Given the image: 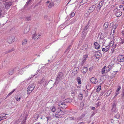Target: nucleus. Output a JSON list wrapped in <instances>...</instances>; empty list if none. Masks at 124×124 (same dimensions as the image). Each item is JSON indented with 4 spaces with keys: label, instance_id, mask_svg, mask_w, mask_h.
I'll return each instance as SVG.
<instances>
[{
    "label": "nucleus",
    "instance_id": "nucleus-50",
    "mask_svg": "<svg viewBox=\"0 0 124 124\" xmlns=\"http://www.w3.org/2000/svg\"><path fill=\"white\" fill-rule=\"evenodd\" d=\"M3 14L2 12V10H0V18H1L2 17Z\"/></svg>",
    "mask_w": 124,
    "mask_h": 124
},
{
    "label": "nucleus",
    "instance_id": "nucleus-55",
    "mask_svg": "<svg viewBox=\"0 0 124 124\" xmlns=\"http://www.w3.org/2000/svg\"><path fill=\"white\" fill-rule=\"evenodd\" d=\"M108 66H109L110 67L109 68H111V69H112V67L114 66L113 64H110Z\"/></svg>",
    "mask_w": 124,
    "mask_h": 124
},
{
    "label": "nucleus",
    "instance_id": "nucleus-58",
    "mask_svg": "<svg viewBox=\"0 0 124 124\" xmlns=\"http://www.w3.org/2000/svg\"><path fill=\"white\" fill-rule=\"evenodd\" d=\"M101 8H98V6H97L96 8V9L97 10V11L98 12L100 10Z\"/></svg>",
    "mask_w": 124,
    "mask_h": 124
},
{
    "label": "nucleus",
    "instance_id": "nucleus-36",
    "mask_svg": "<svg viewBox=\"0 0 124 124\" xmlns=\"http://www.w3.org/2000/svg\"><path fill=\"white\" fill-rule=\"evenodd\" d=\"M108 25V22H106L105 23L104 25V26L105 28H107Z\"/></svg>",
    "mask_w": 124,
    "mask_h": 124
},
{
    "label": "nucleus",
    "instance_id": "nucleus-5",
    "mask_svg": "<svg viewBox=\"0 0 124 124\" xmlns=\"http://www.w3.org/2000/svg\"><path fill=\"white\" fill-rule=\"evenodd\" d=\"M90 81L92 83L94 84H96L98 82L97 79L94 77L91 78L90 80Z\"/></svg>",
    "mask_w": 124,
    "mask_h": 124
},
{
    "label": "nucleus",
    "instance_id": "nucleus-37",
    "mask_svg": "<svg viewBox=\"0 0 124 124\" xmlns=\"http://www.w3.org/2000/svg\"><path fill=\"white\" fill-rule=\"evenodd\" d=\"M25 19L27 21L30 20L31 19V17L30 16H28L26 17H25Z\"/></svg>",
    "mask_w": 124,
    "mask_h": 124
},
{
    "label": "nucleus",
    "instance_id": "nucleus-52",
    "mask_svg": "<svg viewBox=\"0 0 124 124\" xmlns=\"http://www.w3.org/2000/svg\"><path fill=\"white\" fill-rule=\"evenodd\" d=\"M119 92H115V95L114 97H116L119 93Z\"/></svg>",
    "mask_w": 124,
    "mask_h": 124
},
{
    "label": "nucleus",
    "instance_id": "nucleus-34",
    "mask_svg": "<svg viewBox=\"0 0 124 124\" xmlns=\"http://www.w3.org/2000/svg\"><path fill=\"white\" fill-rule=\"evenodd\" d=\"M111 91L110 90L108 91L106 93V95L107 96H109V95L111 94Z\"/></svg>",
    "mask_w": 124,
    "mask_h": 124
},
{
    "label": "nucleus",
    "instance_id": "nucleus-20",
    "mask_svg": "<svg viewBox=\"0 0 124 124\" xmlns=\"http://www.w3.org/2000/svg\"><path fill=\"white\" fill-rule=\"evenodd\" d=\"M122 14V13L121 12H118L116 13V16L117 17H119L121 16Z\"/></svg>",
    "mask_w": 124,
    "mask_h": 124
},
{
    "label": "nucleus",
    "instance_id": "nucleus-15",
    "mask_svg": "<svg viewBox=\"0 0 124 124\" xmlns=\"http://www.w3.org/2000/svg\"><path fill=\"white\" fill-rule=\"evenodd\" d=\"M14 69H11L9 70L8 72V74L10 75H12L14 73Z\"/></svg>",
    "mask_w": 124,
    "mask_h": 124
},
{
    "label": "nucleus",
    "instance_id": "nucleus-41",
    "mask_svg": "<svg viewBox=\"0 0 124 124\" xmlns=\"http://www.w3.org/2000/svg\"><path fill=\"white\" fill-rule=\"evenodd\" d=\"M14 50V49H12L10 50H9L7 51L5 53L6 54H8L9 53L12 52V51H13Z\"/></svg>",
    "mask_w": 124,
    "mask_h": 124
},
{
    "label": "nucleus",
    "instance_id": "nucleus-18",
    "mask_svg": "<svg viewBox=\"0 0 124 124\" xmlns=\"http://www.w3.org/2000/svg\"><path fill=\"white\" fill-rule=\"evenodd\" d=\"M77 81L79 84H80L81 83V79L79 77H78L76 79Z\"/></svg>",
    "mask_w": 124,
    "mask_h": 124
},
{
    "label": "nucleus",
    "instance_id": "nucleus-64",
    "mask_svg": "<svg viewBox=\"0 0 124 124\" xmlns=\"http://www.w3.org/2000/svg\"><path fill=\"white\" fill-rule=\"evenodd\" d=\"M121 33L122 34V35L123 36H124V30H123V31H122Z\"/></svg>",
    "mask_w": 124,
    "mask_h": 124
},
{
    "label": "nucleus",
    "instance_id": "nucleus-61",
    "mask_svg": "<svg viewBox=\"0 0 124 124\" xmlns=\"http://www.w3.org/2000/svg\"><path fill=\"white\" fill-rule=\"evenodd\" d=\"M115 117H116L117 119H118L119 118V115H116L115 116Z\"/></svg>",
    "mask_w": 124,
    "mask_h": 124
},
{
    "label": "nucleus",
    "instance_id": "nucleus-10",
    "mask_svg": "<svg viewBox=\"0 0 124 124\" xmlns=\"http://www.w3.org/2000/svg\"><path fill=\"white\" fill-rule=\"evenodd\" d=\"M110 48V46H106L105 48H102V50L103 52H107L108 50Z\"/></svg>",
    "mask_w": 124,
    "mask_h": 124
},
{
    "label": "nucleus",
    "instance_id": "nucleus-51",
    "mask_svg": "<svg viewBox=\"0 0 124 124\" xmlns=\"http://www.w3.org/2000/svg\"><path fill=\"white\" fill-rule=\"evenodd\" d=\"M43 83L44 84V86H45L47 84V82L46 79H45V81H44V82Z\"/></svg>",
    "mask_w": 124,
    "mask_h": 124
},
{
    "label": "nucleus",
    "instance_id": "nucleus-43",
    "mask_svg": "<svg viewBox=\"0 0 124 124\" xmlns=\"http://www.w3.org/2000/svg\"><path fill=\"white\" fill-rule=\"evenodd\" d=\"M61 105H66V104H65V102H60V103H59V107H60V106Z\"/></svg>",
    "mask_w": 124,
    "mask_h": 124
},
{
    "label": "nucleus",
    "instance_id": "nucleus-17",
    "mask_svg": "<svg viewBox=\"0 0 124 124\" xmlns=\"http://www.w3.org/2000/svg\"><path fill=\"white\" fill-rule=\"evenodd\" d=\"M58 109L59 110V111H57V113H59V114L61 115H63L64 112L62 111L61 110V109L60 108H58Z\"/></svg>",
    "mask_w": 124,
    "mask_h": 124
},
{
    "label": "nucleus",
    "instance_id": "nucleus-45",
    "mask_svg": "<svg viewBox=\"0 0 124 124\" xmlns=\"http://www.w3.org/2000/svg\"><path fill=\"white\" fill-rule=\"evenodd\" d=\"M88 54H86L85 55H84L83 56V58L86 59L88 57Z\"/></svg>",
    "mask_w": 124,
    "mask_h": 124
},
{
    "label": "nucleus",
    "instance_id": "nucleus-59",
    "mask_svg": "<svg viewBox=\"0 0 124 124\" xmlns=\"http://www.w3.org/2000/svg\"><path fill=\"white\" fill-rule=\"evenodd\" d=\"M59 115L58 114H55V116H54L56 118H58V117H59Z\"/></svg>",
    "mask_w": 124,
    "mask_h": 124
},
{
    "label": "nucleus",
    "instance_id": "nucleus-16",
    "mask_svg": "<svg viewBox=\"0 0 124 124\" xmlns=\"http://www.w3.org/2000/svg\"><path fill=\"white\" fill-rule=\"evenodd\" d=\"M88 71V69L86 67H84L83 68L82 72L84 74L86 73Z\"/></svg>",
    "mask_w": 124,
    "mask_h": 124
},
{
    "label": "nucleus",
    "instance_id": "nucleus-11",
    "mask_svg": "<svg viewBox=\"0 0 124 124\" xmlns=\"http://www.w3.org/2000/svg\"><path fill=\"white\" fill-rule=\"evenodd\" d=\"M94 45L95 46V48L96 49H99L100 48V45L96 42H95Z\"/></svg>",
    "mask_w": 124,
    "mask_h": 124
},
{
    "label": "nucleus",
    "instance_id": "nucleus-12",
    "mask_svg": "<svg viewBox=\"0 0 124 124\" xmlns=\"http://www.w3.org/2000/svg\"><path fill=\"white\" fill-rule=\"evenodd\" d=\"M88 49V47L87 45H84L81 48L82 50H87Z\"/></svg>",
    "mask_w": 124,
    "mask_h": 124
},
{
    "label": "nucleus",
    "instance_id": "nucleus-30",
    "mask_svg": "<svg viewBox=\"0 0 124 124\" xmlns=\"http://www.w3.org/2000/svg\"><path fill=\"white\" fill-rule=\"evenodd\" d=\"M50 109L53 112L55 111L56 110L55 107L54 106H52L50 108Z\"/></svg>",
    "mask_w": 124,
    "mask_h": 124
},
{
    "label": "nucleus",
    "instance_id": "nucleus-48",
    "mask_svg": "<svg viewBox=\"0 0 124 124\" xmlns=\"http://www.w3.org/2000/svg\"><path fill=\"white\" fill-rule=\"evenodd\" d=\"M101 86L100 85L99 86L97 89V92H99L101 90Z\"/></svg>",
    "mask_w": 124,
    "mask_h": 124
},
{
    "label": "nucleus",
    "instance_id": "nucleus-57",
    "mask_svg": "<svg viewBox=\"0 0 124 124\" xmlns=\"http://www.w3.org/2000/svg\"><path fill=\"white\" fill-rule=\"evenodd\" d=\"M121 95H122L123 97L124 96V89L122 90Z\"/></svg>",
    "mask_w": 124,
    "mask_h": 124
},
{
    "label": "nucleus",
    "instance_id": "nucleus-22",
    "mask_svg": "<svg viewBox=\"0 0 124 124\" xmlns=\"http://www.w3.org/2000/svg\"><path fill=\"white\" fill-rule=\"evenodd\" d=\"M89 27V23H88L84 27V31H86L87 30L88 28Z\"/></svg>",
    "mask_w": 124,
    "mask_h": 124
},
{
    "label": "nucleus",
    "instance_id": "nucleus-28",
    "mask_svg": "<svg viewBox=\"0 0 124 124\" xmlns=\"http://www.w3.org/2000/svg\"><path fill=\"white\" fill-rule=\"evenodd\" d=\"M88 0H82L80 3V4L83 5L84 4L86 3Z\"/></svg>",
    "mask_w": 124,
    "mask_h": 124
},
{
    "label": "nucleus",
    "instance_id": "nucleus-9",
    "mask_svg": "<svg viewBox=\"0 0 124 124\" xmlns=\"http://www.w3.org/2000/svg\"><path fill=\"white\" fill-rule=\"evenodd\" d=\"M8 43H11L15 40V39L14 37H9L8 39Z\"/></svg>",
    "mask_w": 124,
    "mask_h": 124
},
{
    "label": "nucleus",
    "instance_id": "nucleus-40",
    "mask_svg": "<svg viewBox=\"0 0 124 124\" xmlns=\"http://www.w3.org/2000/svg\"><path fill=\"white\" fill-rule=\"evenodd\" d=\"M24 72V71L23 69H22L20 70L19 72V73L20 74H23Z\"/></svg>",
    "mask_w": 124,
    "mask_h": 124
},
{
    "label": "nucleus",
    "instance_id": "nucleus-63",
    "mask_svg": "<svg viewBox=\"0 0 124 124\" xmlns=\"http://www.w3.org/2000/svg\"><path fill=\"white\" fill-rule=\"evenodd\" d=\"M15 90L16 89H13L12 92H10L9 93H10V94H11L13 92H14Z\"/></svg>",
    "mask_w": 124,
    "mask_h": 124
},
{
    "label": "nucleus",
    "instance_id": "nucleus-24",
    "mask_svg": "<svg viewBox=\"0 0 124 124\" xmlns=\"http://www.w3.org/2000/svg\"><path fill=\"white\" fill-rule=\"evenodd\" d=\"M38 70L36 72V73H35V74L34 75H32L31 76L29 77V78L28 79H30L32 77H34L35 75H37L38 74Z\"/></svg>",
    "mask_w": 124,
    "mask_h": 124
},
{
    "label": "nucleus",
    "instance_id": "nucleus-29",
    "mask_svg": "<svg viewBox=\"0 0 124 124\" xmlns=\"http://www.w3.org/2000/svg\"><path fill=\"white\" fill-rule=\"evenodd\" d=\"M109 67H110L108 66L107 67H106V72H108L109 71L111 70V68H110Z\"/></svg>",
    "mask_w": 124,
    "mask_h": 124
},
{
    "label": "nucleus",
    "instance_id": "nucleus-21",
    "mask_svg": "<svg viewBox=\"0 0 124 124\" xmlns=\"http://www.w3.org/2000/svg\"><path fill=\"white\" fill-rule=\"evenodd\" d=\"M118 45L117 44H116L115 45H114L112 47L111 49V51L112 52H113L115 50V49L116 47V46H117Z\"/></svg>",
    "mask_w": 124,
    "mask_h": 124
},
{
    "label": "nucleus",
    "instance_id": "nucleus-6",
    "mask_svg": "<svg viewBox=\"0 0 124 124\" xmlns=\"http://www.w3.org/2000/svg\"><path fill=\"white\" fill-rule=\"evenodd\" d=\"M95 57L97 59L101 57V54L99 51H97L95 52Z\"/></svg>",
    "mask_w": 124,
    "mask_h": 124
},
{
    "label": "nucleus",
    "instance_id": "nucleus-23",
    "mask_svg": "<svg viewBox=\"0 0 124 124\" xmlns=\"http://www.w3.org/2000/svg\"><path fill=\"white\" fill-rule=\"evenodd\" d=\"M45 81V79L44 78L40 80L38 82V83L39 84H41L42 83H43L44 81Z\"/></svg>",
    "mask_w": 124,
    "mask_h": 124
},
{
    "label": "nucleus",
    "instance_id": "nucleus-25",
    "mask_svg": "<svg viewBox=\"0 0 124 124\" xmlns=\"http://www.w3.org/2000/svg\"><path fill=\"white\" fill-rule=\"evenodd\" d=\"M78 98L80 100H81L83 98V94L81 93H80L79 94Z\"/></svg>",
    "mask_w": 124,
    "mask_h": 124
},
{
    "label": "nucleus",
    "instance_id": "nucleus-44",
    "mask_svg": "<svg viewBox=\"0 0 124 124\" xmlns=\"http://www.w3.org/2000/svg\"><path fill=\"white\" fill-rule=\"evenodd\" d=\"M7 115V114H5V116H0L1 117L2 120L5 119L6 118V116Z\"/></svg>",
    "mask_w": 124,
    "mask_h": 124
},
{
    "label": "nucleus",
    "instance_id": "nucleus-8",
    "mask_svg": "<svg viewBox=\"0 0 124 124\" xmlns=\"http://www.w3.org/2000/svg\"><path fill=\"white\" fill-rule=\"evenodd\" d=\"M96 7L95 5H93L91 7H90L88 10L89 12H93L95 9Z\"/></svg>",
    "mask_w": 124,
    "mask_h": 124
},
{
    "label": "nucleus",
    "instance_id": "nucleus-47",
    "mask_svg": "<svg viewBox=\"0 0 124 124\" xmlns=\"http://www.w3.org/2000/svg\"><path fill=\"white\" fill-rule=\"evenodd\" d=\"M85 116V115L84 114H83L82 115L79 117L78 120H80L81 119L84 117Z\"/></svg>",
    "mask_w": 124,
    "mask_h": 124
},
{
    "label": "nucleus",
    "instance_id": "nucleus-46",
    "mask_svg": "<svg viewBox=\"0 0 124 124\" xmlns=\"http://www.w3.org/2000/svg\"><path fill=\"white\" fill-rule=\"evenodd\" d=\"M75 15V13L73 12H72L70 15V16L71 17H73Z\"/></svg>",
    "mask_w": 124,
    "mask_h": 124
},
{
    "label": "nucleus",
    "instance_id": "nucleus-14",
    "mask_svg": "<svg viewBox=\"0 0 124 124\" xmlns=\"http://www.w3.org/2000/svg\"><path fill=\"white\" fill-rule=\"evenodd\" d=\"M79 70V68L78 67H75L73 70V72L74 73V74H77Z\"/></svg>",
    "mask_w": 124,
    "mask_h": 124
},
{
    "label": "nucleus",
    "instance_id": "nucleus-31",
    "mask_svg": "<svg viewBox=\"0 0 124 124\" xmlns=\"http://www.w3.org/2000/svg\"><path fill=\"white\" fill-rule=\"evenodd\" d=\"M27 39H25L23 40L22 42V44L23 45H25L27 43Z\"/></svg>",
    "mask_w": 124,
    "mask_h": 124
},
{
    "label": "nucleus",
    "instance_id": "nucleus-3",
    "mask_svg": "<svg viewBox=\"0 0 124 124\" xmlns=\"http://www.w3.org/2000/svg\"><path fill=\"white\" fill-rule=\"evenodd\" d=\"M117 61L120 62L124 61V55H119L117 57Z\"/></svg>",
    "mask_w": 124,
    "mask_h": 124
},
{
    "label": "nucleus",
    "instance_id": "nucleus-4",
    "mask_svg": "<svg viewBox=\"0 0 124 124\" xmlns=\"http://www.w3.org/2000/svg\"><path fill=\"white\" fill-rule=\"evenodd\" d=\"M32 37L33 39H34L35 40H38L41 37V36L39 35L35 34L33 35Z\"/></svg>",
    "mask_w": 124,
    "mask_h": 124
},
{
    "label": "nucleus",
    "instance_id": "nucleus-49",
    "mask_svg": "<svg viewBox=\"0 0 124 124\" xmlns=\"http://www.w3.org/2000/svg\"><path fill=\"white\" fill-rule=\"evenodd\" d=\"M121 89V87L120 86H119L118 88H117L116 90V92H119V91Z\"/></svg>",
    "mask_w": 124,
    "mask_h": 124
},
{
    "label": "nucleus",
    "instance_id": "nucleus-35",
    "mask_svg": "<svg viewBox=\"0 0 124 124\" xmlns=\"http://www.w3.org/2000/svg\"><path fill=\"white\" fill-rule=\"evenodd\" d=\"M21 98V97H20L19 96H16V99L18 101H20Z\"/></svg>",
    "mask_w": 124,
    "mask_h": 124
},
{
    "label": "nucleus",
    "instance_id": "nucleus-27",
    "mask_svg": "<svg viewBox=\"0 0 124 124\" xmlns=\"http://www.w3.org/2000/svg\"><path fill=\"white\" fill-rule=\"evenodd\" d=\"M106 66H105L102 69L101 73L103 74H104L105 73V70H106Z\"/></svg>",
    "mask_w": 124,
    "mask_h": 124
},
{
    "label": "nucleus",
    "instance_id": "nucleus-26",
    "mask_svg": "<svg viewBox=\"0 0 124 124\" xmlns=\"http://www.w3.org/2000/svg\"><path fill=\"white\" fill-rule=\"evenodd\" d=\"M100 36V38L101 39H103L104 37V35L102 34L101 33H100L99 34V36Z\"/></svg>",
    "mask_w": 124,
    "mask_h": 124
},
{
    "label": "nucleus",
    "instance_id": "nucleus-7",
    "mask_svg": "<svg viewBox=\"0 0 124 124\" xmlns=\"http://www.w3.org/2000/svg\"><path fill=\"white\" fill-rule=\"evenodd\" d=\"M12 3L11 2H6L5 3V8H8L9 7L12 5Z\"/></svg>",
    "mask_w": 124,
    "mask_h": 124
},
{
    "label": "nucleus",
    "instance_id": "nucleus-32",
    "mask_svg": "<svg viewBox=\"0 0 124 124\" xmlns=\"http://www.w3.org/2000/svg\"><path fill=\"white\" fill-rule=\"evenodd\" d=\"M54 5V3L52 2L50 3L48 6V7L49 8H51L53 7Z\"/></svg>",
    "mask_w": 124,
    "mask_h": 124
},
{
    "label": "nucleus",
    "instance_id": "nucleus-54",
    "mask_svg": "<svg viewBox=\"0 0 124 124\" xmlns=\"http://www.w3.org/2000/svg\"><path fill=\"white\" fill-rule=\"evenodd\" d=\"M100 103H101V102H98L97 103H96V106L97 107H98L100 106Z\"/></svg>",
    "mask_w": 124,
    "mask_h": 124
},
{
    "label": "nucleus",
    "instance_id": "nucleus-2",
    "mask_svg": "<svg viewBox=\"0 0 124 124\" xmlns=\"http://www.w3.org/2000/svg\"><path fill=\"white\" fill-rule=\"evenodd\" d=\"M35 86L34 84L30 85L29 86L27 89L28 93L30 94L33 91L35 88Z\"/></svg>",
    "mask_w": 124,
    "mask_h": 124
},
{
    "label": "nucleus",
    "instance_id": "nucleus-62",
    "mask_svg": "<svg viewBox=\"0 0 124 124\" xmlns=\"http://www.w3.org/2000/svg\"><path fill=\"white\" fill-rule=\"evenodd\" d=\"M114 25V23H111L110 24V26L112 27Z\"/></svg>",
    "mask_w": 124,
    "mask_h": 124
},
{
    "label": "nucleus",
    "instance_id": "nucleus-53",
    "mask_svg": "<svg viewBox=\"0 0 124 124\" xmlns=\"http://www.w3.org/2000/svg\"><path fill=\"white\" fill-rule=\"evenodd\" d=\"M26 117L25 118V119H24L22 122V124H24L26 122Z\"/></svg>",
    "mask_w": 124,
    "mask_h": 124
},
{
    "label": "nucleus",
    "instance_id": "nucleus-60",
    "mask_svg": "<svg viewBox=\"0 0 124 124\" xmlns=\"http://www.w3.org/2000/svg\"><path fill=\"white\" fill-rule=\"evenodd\" d=\"M31 0H28V1L26 3V4H28L30 3L31 2Z\"/></svg>",
    "mask_w": 124,
    "mask_h": 124
},
{
    "label": "nucleus",
    "instance_id": "nucleus-42",
    "mask_svg": "<svg viewBox=\"0 0 124 124\" xmlns=\"http://www.w3.org/2000/svg\"><path fill=\"white\" fill-rule=\"evenodd\" d=\"M114 43V42L113 41H111L110 43L109 44V46H112Z\"/></svg>",
    "mask_w": 124,
    "mask_h": 124
},
{
    "label": "nucleus",
    "instance_id": "nucleus-19",
    "mask_svg": "<svg viewBox=\"0 0 124 124\" xmlns=\"http://www.w3.org/2000/svg\"><path fill=\"white\" fill-rule=\"evenodd\" d=\"M116 105L115 103H113V106H112V111H116L115 110H116Z\"/></svg>",
    "mask_w": 124,
    "mask_h": 124
},
{
    "label": "nucleus",
    "instance_id": "nucleus-39",
    "mask_svg": "<svg viewBox=\"0 0 124 124\" xmlns=\"http://www.w3.org/2000/svg\"><path fill=\"white\" fill-rule=\"evenodd\" d=\"M65 102H71L72 101V100L71 99H65Z\"/></svg>",
    "mask_w": 124,
    "mask_h": 124
},
{
    "label": "nucleus",
    "instance_id": "nucleus-33",
    "mask_svg": "<svg viewBox=\"0 0 124 124\" xmlns=\"http://www.w3.org/2000/svg\"><path fill=\"white\" fill-rule=\"evenodd\" d=\"M103 4V2L102 1L100 2L98 5V8H101Z\"/></svg>",
    "mask_w": 124,
    "mask_h": 124
},
{
    "label": "nucleus",
    "instance_id": "nucleus-1",
    "mask_svg": "<svg viewBox=\"0 0 124 124\" xmlns=\"http://www.w3.org/2000/svg\"><path fill=\"white\" fill-rule=\"evenodd\" d=\"M63 75V74L62 72H60L59 73L57 77L55 83H58L59 82H61Z\"/></svg>",
    "mask_w": 124,
    "mask_h": 124
},
{
    "label": "nucleus",
    "instance_id": "nucleus-56",
    "mask_svg": "<svg viewBox=\"0 0 124 124\" xmlns=\"http://www.w3.org/2000/svg\"><path fill=\"white\" fill-rule=\"evenodd\" d=\"M124 42V39H121V43L123 44Z\"/></svg>",
    "mask_w": 124,
    "mask_h": 124
},
{
    "label": "nucleus",
    "instance_id": "nucleus-38",
    "mask_svg": "<svg viewBox=\"0 0 124 124\" xmlns=\"http://www.w3.org/2000/svg\"><path fill=\"white\" fill-rule=\"evenodd\" d=\"M86 60V59H84L83 58H82V62H81V64L82 65H83V64L85 62Z\"/></svg>",
    "mask_w": 124,
    "mask_h": 124
},
{
    "label": "nucleus",
    "instance_id": "nucleus-13",
    "mask_svg": "<svg viewBox=\"0 0 124 124\" xmlns=\"http://www.w3.org/2000/svg\"><path fill=\"white\" fill-rule=\"evenodd\" d=\"M30 28L29 26H27L26 28L24 29V33L25 34H27L29 31Z\"/></svg>",
    "mask_w": 124,
    "mask_h": 124
}]
</instances>
